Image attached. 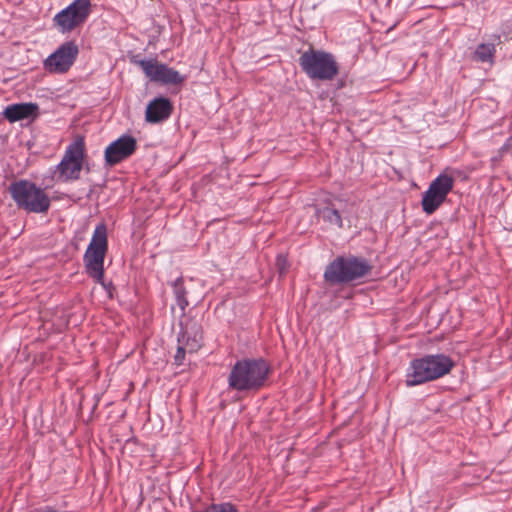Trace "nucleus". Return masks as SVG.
Returning a JSON list of instances; mask_svg holds the SVG:
<instances>
[{
  "label": "nucleus",
  "instance_id": "9",
  "mask_svg": "<svg viewBox=\"0 0 512 512\" xmlns=\"http://www.w3.org/2000/svg\"><path fill=\"white\" fill-rule=\"evenodd\" d=\"M90 12V0H74L53 17V24L60 33H70L86 22Z\"/></svg>",
  "mask_w": 512,
  "mask_h": 512
},
{
  "label": "nucleus",
  "instance_id": "8",
  "mask_svg": "<svg viewBox=\"0 0 512 512\" xmlns=\"http://www.w3.org/2000/svg\"><path fill=\"white\" fill-rule=\"evenodd\" d=\"M180 331L177 336L178 348L175 354V363L181 365L186 352H196L202 345L203 330L201 324L194 318H187L179 322Z\"/></svg>",
  "mask_w": 512,
  "mask_h": 512
},
{
  "label": "nucleus",
  "instance_id": "5",
  "mask_svg": "<svg viewBox=\"0 0 512 512\" xmlns=\"http://www.w3.org/2000/svg\"><path fill=\"white\" fill-rule=\"evenodd\" d=\"M298 61L311 80L331 81L339 73V65L330 52L310 48L301 54Z\"/></svg>",
  "mask_w": 512,
  "mask_h": 512
},
{
  "label": "nucleus",
  "instance_id": "11",
  "mask_svg": "<svg viewBox=\"0 0 512 512\" xmlns=\"http://www.w3.org/2000/svg\"><path fill=\"white\" fill-rule=\"evenodd\" d=\"M79 54L75 41H66L43 61V68L50 74L67 73Z\"/></svg>",
  "mask_w": 512,
  "mask_h": 512
},
{
  "label": "nucleus",
  "instance_id": "18",
  "mask_svg": "<svg viewBox=\"0 0 512 512\" xmlns=\"http://www.w3.org/2000/svg\"><path fill=\"white\" fill-rule=\"evenodd\" d=\"M316 214L318 217L322 218L323 221L331 225L337 226L338 228H342L343 226L342 217L337 209H334L332 207H324L318 209L316 211Z\"/></svg>",
  "mask_w": 512,
  "mask_h": 512
},
{
  "label": "nucleus",
  "instance_id": "3",
  "mask_svg": "<svg viewBox=\"0 0 512 512\" xmlns=\"http://www.w3.org/2000/svg\"><path fill=\"white\" fill-rule=\"evenodd\" d=\"M371 268L364 258L354 255L338 256L327 265L324 279L332 285L347 284L366 276Z\"/></svg>",
  "mask_w": 512,
  "mask_h": 512
},
{
  "label": "nucleus",
  "instance_id": "12",
  "mask_svg": "<svg viewBox=\"0 0 512 512\" xmlns=\"http://www.w3.org/2000/svg\"><path fill=\"white\" fill-rule=\"evenodd\" d=\"M132 62L138 65L146 77L153 82L165 85H180L185 81V77L177 70L164 63H159L156 59H133Z\"/></svg>",
  "mask_w": 512,
  "mask_h": 512
},
{
  "label": "nucleus",
  "instance_id": "2",
  "mask_svg": "<svg viewBox=\"0 0 512 512\" xmlns=\"http://www.w3.org/2000/svg\"><path fill=\"white\" fill-rule=\"evenodd\" d=\"M454 366V360L443 353L427 354L415 358L410 362L406 371V386L414 387L442 378L449 374Z\"/></svg>",
  "mask_w": 512,
  "mask_h": 512
},
{
  "label": "nucleus",
  "instance_id": "10",
  "mask_svg": "<svg viewBox=\"0 0 512 512\" xmlns=\"http://www.w3.org/2000/svg\"><path fill=\"white\" fill-rule=\"evenodd\" d=\"M453 186L452 176L447 174L437 176L423 193L421 201L423 211L428 215L434 213L444 203Z\"/></svg>",
  "mask_w": 512,
  "mask_h": 512
},
{
  "label": "nucleus",
  "instance_id": "21",
  "mask_svg": "<svg viewBox=\"0 0 512 512\" xmlns=\"http://www.w3.org/2000/svg\"><path fill=\"white\" fill-rule=\"evenodd\" d=\"M285 261L286 259L283 256L280 255L277 257V264L279 266L280 273H283L285 271Z\"/></svg>",
  "mask_w": 512,
  "mask_h": 512
},
{
  "label": "nucleus",
  "instance_id": "7",
  "mask_svg": "<svg viewBox=\"0 0 512 512\" xmlns=\"http://www.w3.org/2000/svg\"><path fill=\"white\" fill-rule=\"evenodd\" d=\"M107 250V227L105 224H99L96 226L83 256L85 271L94 281H101L104 276V260Z\"/></svg>",
  "mask_w": 512,
  "mask_h": 512
},
{
  "label": "nucleus",
  "instance_id": "20",
  "mask_svg": "<svg viewBox=\"0 0 512 512\" xmlns=\"http://www.w3.org/2000/svg\"><path fill=\"white\" fill-rule=\"evenodd\" d=\"M95 282L100 284L107 291L109 296L112 297V290H114V285L111 281L106 282L103 277L101 281H95Z\"/></svg>",
  "mask_w": 512,
  "mask_h": 512
},
{
  "label": "nucleus",
  "instance_id": "19",
  "mask_svg": "<svg viewBox=\"0 0 512 512\" xmlns=\"http://www.w3.org/2000/svg\"><path fill=\"white\" fill-rule=\"evenodd\" d=\"M203 512H238V510L231 503H220L210 505Z\"/></svg>",
  "mask_w": 512,
  "mask_h": 512
},
{
  "label": "nucleus",
  "instance_id": "14",
  "mask_svg": "<svg viewBox=\"0 0 512 512\" xmlns=\"http://www.w3.org/2000/svg\"><path fill=\"white\" fill-rule=\"evenodd\" d=\"M174 110L172 101L163 96L151 100L145 111V120L148 123L156 124L166 121L170 118Z\"/></svg>",
  "mask_w": 512,
  "mask_h": 512
},
{
  "label": "nucleus",
  "instance_id": "13",
  "mask_svg": "<svg viewBox=\"0 0 512 512\" xmlns=\"http://www.w3.org/2000/svg\"><path fill=\"white\" fill-rule=\"evenodd\" d=\"M137 141L130 135H122L110 143L104 153L106 165L113 167L135 153Z\"/></svg>",
  "mask_w": 512,
  "mask_h": 512
},
{
  "label": "nucleus",
  "instance_id": "17",
  "mask_svg": "<svg viewBox=\"0 0 512 512\" xmlns=\"http://www.w3.org/2000/svg\"><path fill=\"white\" fill-rule=\"evenodd\" d=\"M495 52L496 48L493 43H481L476 47L473 53V59L477 62H488L490 64H493Z\"/></svg>",
  "mask_w": 512,
  "mask_h": 512
},
{
  "label": "nucleus",
  "instance_id": "15",
  "mask_svg": "<svg viewBox=\"0 0 512 512\" xmlns=\"http://www.w3.org/2000/svg\"><path fill=\"white\" fill-rule=\"evenodd\" d=\"M38 111V105L35 103H19L7 106L4 116L9 122H17L34 116Z\"/></svg>",
  "mask_w": 512,
  "mask_h": 512
},
{
  "label": "nucleus",
  "instance_id": "4",
  "mask_svg": "<svg viewBox=\"0 0 512 512\" xmlns=\"http://www.w3.org/2000/svg\"><path fill=\"white\" fill-rule=\"evenodd\" d=\"M85 158V139L77 135L66 147L59 164L50 169L51 182H72L80 178Z\"/></svg>",
  "mask_w": 512,
  "mask_h": 512
},
{
  "label": "nucleus",
  "instance_id": "16",
  "mask_svg": "<svg viewBox=\"0 0 512 512\" xmlns=\"http://www.w3.org/2000/svg\"><path fill=\"white\" fill-rule=\"evenodd\" d=\"M173 294L176 300L177 305L182 311V316H185V310L189 305V301L187 299L188 291L184 286V280L182 277L177 278L173 284Z\"/></svg>",
  "mask_w": 512,
  "mask_h": 512
},
{
  "label": "nucleus",
  "instance_id": "1",
  "mask_svg": "<svg viewBox=\"0 0 512 512\" xmlns=\"http://www.w3.org/2000/svg\"><path fill=\"white\" fill-rule=\"evenodd\" d=\"M271 368L263 358L237 360L228 376V386L238 392L258 391L266 383Z\"/></svg>",
  "mask_w": 512,
  "mask_h": 512
},
{
  "label": "nucleus",
  "instance_id": "6",
  "mask_svg": "<svg viewBox=\"0 0 512 512\" xmlns=\"http://www.w3.org/2000/svg\"><path fill=\"white\" fill-rule=\"evenodd\" d=\"M8 190L17 207L27 212L45 213L50 207V199L45 191L29 180L12 182Z\"/></svg>",
  "mask_w": 512,
  "mask_h": 512
}]
</instances>
